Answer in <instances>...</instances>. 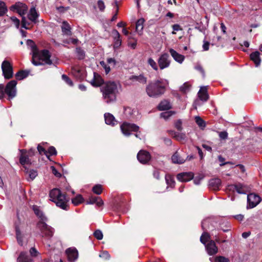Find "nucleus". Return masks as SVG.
Segmentation results:
<instances>
[{"mask_svg": "<svg viewBox=\"0 0 262 262\" xmlns=\"http://www.w3.org/2000/svg\"><path fill=\"white\" fill-rule=\"evenodd\" d=\"M167 84L166 81L162 78L150 81L146 86V93L150 97H160L165 93Z\"/></svg>", "mask_w": 262, "mask_h": 262, "instance_id": "obj_1", "label": "nucleus"}, {"mask_svg": "<svg viewBox=\"0 0 262 262\" xmlns=\"http://www.w3.org/2000/svg\"><path fill=\"white\" fill-rule=\"evenodd\" d=\"M101 91L107 103L113 101L116 98L117 85L114 81H108L101 88Z\"/></svg>", "mask_w": 262, "mask_h": 262, "instance_id": "obj_2", "label": "nucleus"}, {"mask_svg": "<svg viewBox=\"0 0 262 262\" xmlns=\"http://www.w3.org/2000/svg\"><path fill=\"white\" fill-rule=\"evenodd\" d=\"M28 9V6L25 4L20 2L15 3V4L9 8L10 11L17 13L22 17L21 27L27 30L31 28L29 27L31 24L27 21L26 17L24 16V15L27 12Z\"/></svg>", "mask_w": 262, "mask_h": 262, "instance_id": "obj_3", "label": "nucleus"}, {"mask_svg": "<svg viewBox=\"0 0 262 262\" xmlns=\"http://www.w3.org/2000/svg\"><path fill=\"white\" fill-rule=\"evenodd\" d=\"M51 54L49 50L43 49L37 51V54L35 56H32V62L35 66L43 65L47 64L51 65L53 63L51 60Z\"/></svg>", "mask_w": 262, "mask_h": 262, "instance_id": "obj_4", "label": "nucleus"}, {"mask_svg": "<svg viewBox=\"0 0 262 262\" xmlns=\"http://www.w3.org/2000/svg\"><path fill=\"white\" fill-rule=\"evenodd\" d=\"M36 228L40 232L43 237L50 239L54 235V229L47 224V222H37Z\"/></svg>", "mask_w": 262, "mask_h": 262, "instance_id": "obj_5", "label": "nucleus"}, {"mask_svg": "<svg viewBox=\"0 0 262 262\" xmlns=\"http://www.w3.org/2000/svg\"><path fill=\"white\" fill-rule=\"evenodd\" d=\"M17 82L15 80L10 81L7 83L6 86L3 84V92L4 97L5 94L8 96V99L11 100L14 98L16 95V84Z\"/></svg>", "mask_w": 262, "mask_h": 262, "instance_id": "obj_6", "label": "nucleus"}, {"mask_svg": "<svg viewBox=\"0 0 262 262\" xmlns=\"http://www.w3.org/2000/svg\"><path fill=\"white\" fill-rule=\"evenodd\" d=\"M122 133L126 136H129L131 132L138 133L139 130V126L134 123L124 122L120 126Z\"/></svg>", "mask_w": 262, "mask_h": 262, "instance_id": "obj_7", "label": "nucleus"}, {"mask_svg": "<svg viewBox=\"0 0 262 262\" xmlns=\"http://www.w3.org/2000/svg\"><path fill=\"white\" fill-rule=\"evenodd\" d=\"M3 74L6 79H10L13 75V67L10 62L5 60L2 64Z\"/></svg>", "mask_w": 262, "mask_h": 262, "instance_id": "obj_8", "label": "nucleus"}, {"mask_svg": "<svg viewBox=\"0 0 262 262\" xmlns=\"http://www.w3.org/2000/svg\"><path fill=\"white\" fill-rule=\"evenodd\" d=\"M19 151L21 153L19 159V163L21 165L23 166L24 168H25V171L28 172V168L25 166V165L31 164L32 163L31 160L29 158L30 156L28 155H26L27 153L26 149H19Z\"/></svg>", "mask_w": 262, "mask_h": 262, "instance_id": "obj_9", "label": "nucleus"}, {"mask_svg": "<svg viewBox=\"0 0 262 262\" xmlns=\"http://www.w3.org/2000/svg\"><path fill=\"white\" fill-rule=\"evenodd\" d=\"M260 197L255 193H250L247 196V208H253L256 207L260 202Z\"/></svg>", "mask_w": 262, "mask_h": 262, "instance_id": "obj_10", "label": "nucleus"}, {"mask_svg": "<svg viewBox=\"0 0 262 262\" xmlns=\"http://www.w3.org/2000/svg\"><path fill=\"white\" fill-rule=\"evenodd\" d=\"M158 63L161 70L168 68L170 64L169 54L167 53L162 54L159 58Z\"/></svg>", "mask_w": 262, "mask_h": 262, "instance_id": "obj_11", "label": "nucleus"}, {"mask_svg": "<svg viewBox=\"0 0 262 262\" xmlns=\"http://www.w3.org/2000/svg\"><path fill=\"white\" fill-rule=\"evenodd\" d=\"M215 240L210 241L207 245L205 246V250L209 255H214L218 253L219 249L216 245Z\"/></svg>", "mask_w": 262, "mask_h": 262, "instance_id": "obj_12", "label": "nucleus"}, {"mask_svg": "<svg viewBox=\"0 0 262 262\" xmlns=\"http://www.w3.org/2000/svg\"><path fill=\"white\" fill-rule=\"evenodd\" d=\"M66 193H62L61 191L58 188H53L50 190L49 193V196L51 198L50 200L54 203H55L60 198H64V194Z\"/></svg>", "mask_w": 262, "mask_h": 262, "instance_id": "obj_13", "label": "nucleus"}, {"mask_svg": "<svg viewBox=\"0 0 262 262\" xmlns=\"http://www.w3.org/2000/svg\"><path fill=\"white\" fill-rule=\"evenodd\" d=\"M138 161L142 164L147 163L151 159V156L149 152L141 150L139 151L137 156Z\"/></svg>", "mask_w": 262, "mask_h": 262, "instance_id": "obj_14", "label": "nucleus"}, {"mask_svg": "<svg viewBox=\"0 0 262 262\" xmlns=\"http://www.w3.org/2000/svg\"><path fill=\"white\" fill-rule=\"evenodd\" d=\"M68 260L70 262H74L78 257V252L76 248L71 247L66 250Z\"/></svg>", "mask_w": 262, "mask_h": 262, "instance_id": "obj_15", "label": "nucleus"}, {"mask_svg": "<svg viewBox=\"0 0 262 262\" xmlns=\"http://www.w3.org/2000/svg\"><path fill=\"white\" fill-rule=\"evenodd\" d=\"M34 214L38 218L39 221L37 222H47L48 219L46 216L43 212L40 209L39 207L37 205H33L32 207Z\"/></svg>", "mask_w": 262, "mask_h": 262, "instance_id": "obj_16", "label": "nucleus"}, {"mask_svg": "<svg viewBox=\"0 0 262 262\" xmlns=\"http://www.w3.org/2000/svg\"><path fill=\"white\" fill-rule=\"evenodd\" d=\"M69 202V198L67 197V193L64 194V198H60L55 203L56 205L60 208L61 209L65 210H68L69 208L68 203Z\"/></svg>", "mask_w": 262, "mask_h": 262, "instance_id": "obj_17", "label": "nucleus"}, {"mask_svg": "<svg viewBox=\"0 0 262 262\" xmlns=\"http://www.w3.org/2000/svg\"><path fill=\"white\" fill-rule=\"evenodd\" d=\"M194 178V174L192 172L179 173L177 176V179L181 182H188Z\"/></svg>", "mask_w": 262, "mask_h": 262, "instance_id": "obj_18", "label": "nucleus"}, {"mask_svg": "<svg viewBox=\"0 0 262 262\" xmlns=\"http://www.w3.org/2000/svg\"><path fill=\"white\" fill-rule=\"evenodd\" d=\"M86 204H96L98 207L103 205L104 203L102 199L99 196H91L86 201Z\"/></svg>", "mask_w": 262, "mask_h": 262, "instance_id": "obj_19", "label": "nucleus"}, {"mask_svg": "<svg viewBox=\"0 0 262 262\" xmlns=\"http://www.w3.org/2000/svg\"><path fill=\"white\" fill-rule=\"evenodd\" d=\"M91 83L93 86L98 87L104 83V80L98 74L94 72V77L91 81Z\"/></svg>", "mask_w": 262, "mask_h": 262, "instance_id": "obj_20", "label": "nucleus"}, {"mask_svg": "<svg viewBox=\"0 0 262 262\" xmlns=\"http://www.w3.org/2000/svg\"><path fill=\"white\" fill-rule=\"evenodd\" d=\"M213 224V222L209 219L204 220L202 222V228L204 231H213L214 229V226Z\"/></svg>", "mask_w": 262, "mask_h": 262, "instance_id": "obj_21", "label": "nucleus"}, {"mask_svg": "<svg viewBox=\"0 0 262 262\" xmlns=\"http://www.w3.org/2000/svg\"><path fill=\"white\" fill-rule=\"evenodd\" d=\"M129 79L133 82L138 81L139 83L145 84L147 82V78L144 76L143 74H141L139 75H132Z\"/></svg>", "mask_w": 262, "mask_h": 262, "instance_id": "obj_22", "label": "nucleus"}, {"mask_svg": "<svg viewBox=\"0 0 262 262\" xmlns=\"http://www.w3.org/2000/svg\"><path fill=\"white\" fill-rule=\"evenodd\" d=\"M39 14L36 11L34 7L31 8L30 10L29 13L28 15V19L34 24H36L38 22L37 18Z\"/></svg>", "mask_w": 262, "mask_h": 262, "instance_id": "obj_23", "label": "nucleus"}, {"mask_svg": "<svg viewBox=\"0 0 262 262\" xmlns=\"http://www.w3.org/2000/svg\"><path fill=\"white\" fill-rule=\"evenodd\" d=\"M221 185V180L219 178L211 179L209 182V188L213 190H218Z\"/></svg>", "mask_w": 262, "mask_h": 262, "instance_id": "obj_24", "label": "nucleus"}, {"mask_svg": "<svg viewBox=\"0 0 262 262\" xmlns=\"http://www.w3.org/2000/svg\"><path fill=\"white\" fill-rule=\"evenodd\" d=\"M61 31L63 35L71 36L72 32L70 24L67 21H63L61 26Z\"/></svg>", "mask_w": 262, "mask_h": 262, "instance_id": "obj_25", "label": "nucleus"}, {"mask_svg": "<svg viewBox=\"0 0 262 262\" xmlns=\"http://www.w3.org/2000/svg\"><path fill=\"white\" fill-rule=\"evenodd\" d=\"M250 59L253 61L256 67H258L261 63V59L260 58V53L256 51L251 53L250 55Z\"/></svg>", "mask_w": 262, "mask_h": 262, "instance_id": "obj_26", "label": "nucleus"}, {"mask_svg": "<svg viewBox=\"0 0 262 262\" xmlns=\"http://www.w3.org/2000/svg\"><path fill=\"white\" fill-rule=\"evenodd\" d=\"M198 97L200 99L203 101H207L209 99V95L207 93L206 87H201L198 92Z\"/></svg>", "mask_w": 262, "mask_h": 262, "instance_id": "obj_27", "label": "nucleus"}, {"mask_svg": "<svg viewBox=\"0 0 262 262\" xmlns=\"http://www.w3.org/2000/svg\"><path fill=\"white\" fill-rule=\"evenodd\" d=\"M168 132L177 141H182L185 140L186 138V136L185 133H180L171 130H168Z\"/></svg>", "mask_w": 262, "mask_h": 262, "instance_id": "obj_28", "label": "nucleus"}, {"mask_svg": "<svg viewBox=\"0 0 262 262\" xmlns=\"http://www.w3.org/2000/svg\"><path fill=\"white\" fill-rule=\"evenodd\" d=\"M169 52L173 57V58L179 63H182L185 58L184 55L178 53L177 51H176L173 49H170L169 50Z\"/></svg>", "mask_w": 262, "mask_h": 262, "instance_id": "obj_29", "label": "nucleus"}, {"mask_svg": "<svg viewBox=\"0 0 262 262\" xmlns=\"http://www.w3.org/2000/svg\"><path fill=\"white\" fill-rule=\"evenodd\" d=\"M17 262H32V259L26 252H21L17 259Z\"/></svg>", "mask_w": 262, "mask_h": 262, "instance_id": "obj_30", "label": "nucleus"}, {"mask_svg": "<svg viewBox=\"0 0 262 262\" xmlns=\"http://www.w3.org/2000/svg\"><path fill=\"white\" fill-rule=\"evenodd\" d=\"M104 118L105 123L108 125L114 126L117 124V121L114 116L110 113H105L104 114Z\"/></svg>", "mask_w": 262, "mask_h": 262, "instance_id": "obj_31", "label": "nucleus"}, {"mask_svg": "<svg viewBox=\"0 0 262 262\" xmlns=\"http://www.w3.org/2000/svg\"><path fill=\"white\" fill-rule=\"evenodd\" d=\"M228 188L230 190L236 191L239 194H245L246 192L243 189L242 185L241 184H232L228 186Z\"/></svg>", "mask_w": 262, "mask_h": 262, "instance_id": "obj_32", "label": "nucleus"}, {"mask_svg": "<svg viewBox=\"0 0 262 262\" xmlns=\"http://www.w3.org/2000/svg\"><path fill=\"white\" fill-rule=\"evenodd\" d=\"M171 160L173 163L179 164H183L186 161L179 155L178 151H176L172 156Z\"/></svg>", "mask_w": 262, "mask_h": 262, "instance_id": "obj_33", "label": "nucleus"}, {"mask_svg": "<svg viewBox=\"0 0 262 262\" xmlns=\"http://www.w3.org/2000/svg\"><path fill=\"white\" fill-rule=\"evenodd\" d=\"M210 241H213L211 239L210 234L208 232L204 231L200 237V242L205 246L208 243H209Z\"/></svg>", "mask_w": 262, "mask_h": 262, "instance_id": "obj_34", "label": "nucleus"}, {"mask_svg": "<svg viewBox=\"0 0 262 262\" xmlns=\"http://www.w3.org/2000/svg\"><path fill=\"white\" fill-rule=\"evenodd\" d=\"M171 105L168 101L164 100L161 101L158 106V109L159 111H166L171 108Z\"/></svg>", "mask_w": 262, "mask_h": 262, "instance_id": "obj_35", "label": "nucleus"}, {"mask_svg": "<svg viewBox=\"0 0 262 262\" xmlns=\"http://www.w3.org/2000/svg\"><path fill=\"white\" fill-rule=\"evenodd\" d=\"M30 71L27 70H20L15 74V77L17 80H21L27 77L29 74Z\"/></svg>", "mask_w": 262, "mask_h": 262, "instance_id": "obj_36", "label": "nucleus"}, {"mask_svg": "<svg viewBox=\"0 0 262 262\" xmlns=\"http://www.w3.org/2000/svg\"><path fill=\"white\" fill-rule=\"evenodd\" d=\"M27 45L31 47L32 52V56H35V55L37 54V51L38 50L35 42L31 39H28L27 40Z\"/></svg>", "mask_w": 262, "mask_h": 262, "instance_id": "obj_37", "label": "nucleus"}, {"mask_svg": "<svg viewBox=\"0 0 262 262\" xmlns=\"http://www.w3.org/2000/svg\"><path fill=\"white\" fill-rule=\"evenodd\" d=\"M15 229L16 232V235L18 243L20 246L23 245L22 235L20 230L19 229V225L16 223L15 224Z\"/></svg>", "mask_w": 262, "mask_h": 262, "instance_id": "obj_38", "label": "nucleus"}, {"mask_svg": "<svg viewBox=\"0 0 262 262\" xmlns=\"http://www.w3.org/2000/svg\"><path fill=\"white\" fill-rule=\"evenodd\" d=\"M213 238H214L215 242L218 244L225 243L227 242L226 240V236L223 234H215L214 235H213Z\"/></svg>", "mask_w": 262, "mask_h": 262, "instance_id": "obj_39", "label": "nucleus"}, {"mask_svg": "<svg viewBox=\"0 0 262 262\" xmlns=\"http://www.w3.org/2000/svg\"><path fill=\"white\" fill-rule=\"evenodd\" d=\"M209 260L211 262H230L229 258L223 256H216L215 257H210Z\"/></svg>", "mask_w": 262, "mask_h": 262, "instance_id": "obj_40", "label": "nucleus"}, {"mask_svg": "<svg viewBox=\"0 0 262 262\" xmlns=\"http://www.w3.org/2000/svg\"><path fill=\"white\" fill-rule=\"evenodd\" d=\"M165 179L166 183L168 186L171 188L174 187L175 181L172 176L169 174H166L165 176Z\"/></svg>", "mask_w": 262, "mask_h": 262, "instance_id": "obj_41", "label": "nucleus"}, {"mask_svg": "<svg viewBox=\"0 0 262 262\" xmlns=\"http://www.w3.org/2000/svg\"><path fill=\"white\" fill-rule=\"evenodd\" d=\"M84 201V199L82 195L78 194L74 198L72 199V203L74 206H78Z\"/></svg>", "mask_w": 262, "mask_h": 262, "instance_id": "obj_42", "label": "nucleus"}, {"mask_svg": "<svg viewBox=\"0 0 262 262\" xmlns=\"http://www.w3.org/2000/svg\"><path fill=\"white\" fill-rule=\"evenodd\" d=\"M145 19L143 18L139 19L136 22V29L137 31H141L143 29Z\"/></svg>", "mask_w": 262, "mask_h": 262, "instance_id": "obj_43", "label": "nucleus"}, {"mask_svg": "<svg viewBox=\"0 0 262 262\" xmlns=\"http://www.w3.org/2000/svg\"><path fill=\"white\" fill-rule=\"evenodd\" d=\"M7 11L8 9L5 3L0 1V16H4Z\"/></svg>", "mask_w": 262, "mask_h": 262, "instance_id": "obj_44", "label": "nucleus"}, {"mask_svg": "<svg viewBox=\"0 0 262 262\" xmlns=\"http://www.w3.org/2000/svg\"><path fill=\"white\" fill-rule=\"evenodd\" d=\"M76 52L78 59L82 60L84 59L85 57V52L81 48H76Z\"/></svg>", "mask_w": 262, "mask_h": 262, "instance_id": "obj_45", "label": "nucleus"}, {"mask_svg": "<svg viewBox=\"0 0 262 262\" xmlns=\"http://www.w3.org/2000/svg\"><path fill=\"white\" fill-rule=\"evenodd\" d=\"M196 123L201 128H203L206 126V123L205 121L200 116H196L195 118Z\"/></svg>", "mask_w": 262, "mask_h": 262, "instance_id": "obj_46", "label": "nucleus"}, {"mask_svg": "<svg viewBox=\"0 0 262 262\" xmlns=\"http://www.w3.org/2000/svg\"><path fill=\"white\" fill-rule=\"evenodd\" d=\"M93 192L97 194H100L102 192V186L100 184L95 185L92 188Z\"/></svg>", "mask_w": 262, "mask_h": 262, "instance_id": "obj_47", "label": "nucleus"}, {"mask_svg": "<svg viewBox=\"0 0 262 262\" xmlns=\"http://www.w3.org/2000/svg\"><path fill=\"white\" fill-rule=\"evenodd\" d=\"M38 151L40 155L44 154L46 156L47 158L49 159V156L47 155V151L45 148L41 145V144H39L37 147Z\"/></svg>", "mask_w": 262, "mask_h": 262, "instance_id": "obj_48", "label": "nucleus"}, {"mask_svg": "<svg viewBox=\"0 0 262 262\" xmlns=\"http://www.w3.org/2000/svg\"><path fill=\"white\" fill-rule=\"evenodd\" d=\"M99 257L104 260H109L111 258V255L108 251H103L100 253Z\"/></svg>", "mask_w": 262, "mask_h": 262, "instance_id": "obj_49", "label": "nucleus"}, {"mask_svg": "<svg viewBox=\"0 0 262 262\" xmlns=\"http://www.w3.org/2000/svg\"><path fill=\"white\" fill-rule=\"evenodd\" d=\"M147 63L149 65H150L151 68L156 70L157 71L158 70V67L157 64V63L154 61V60L151 58H149L147 60Z\"/></svg>", "mask_w": 262, "mask_h": 262, "instance_id": "obj_50", "label": "nucleus"}, {"mask_svg": "<svg viewBox=\"0 0 262 262\" xmlns=\"http://www.w3.org/2000/svg\"><path fill=\"white\" fill-rule=\"evenodd\" d=\"M133 39L134 41V42H131L130 41H128V46L130 47V48L133 49H135L136 48L137 44V40L135 39L134 37H132L131 36L129 37L128 39Z\"/></svg>", "mask_w": 262, "mask_h": 262, "instance_id": "obj_51", "label": "nucleus"}, {"mask_svg": "<svg viewBox=\"0 0 262 262\" xmlns=\"http://www.w3.org/2000/svg\"><path fill=\"white\" fill-rule=\"evenodd\" d=\"M94 237L98 239L101 240L103 238V235L102 231L100 230L97 229L94 232Z\"/></svg>", "mask_w": 262, "mask_h": 262, "instance_id": "obj_52", "label": "nucleus"}, {"mask_svg": "<svg viewBox=\"0 0 262 262\" xmlns=\"http://www.w3.org/2000/svg\"><path fill=\"white\" fill-rule=\"evenodd\" d=\"M190 85L187 82L184 83L180 88V91L183 93H186L189 90Z\"/></svg>", "mask_w": 262, "mask_h": 262, "instance_id": "obj_53", "label": "nucleus"}, {"mask_svg": "<svg viewBox=\"0 0 262 262\" xmlns=\"http://www.w3.org/2000/svg\"><path fill=\"white\" fill-rule=\"evenodd\" d=\"M49 154V156H56L57 155V152L56 151V148L54 147V146H50L48 148V150L47 151V154ZM49 160H50V159L49 158Z\"/></svg>", "mask_w": 262, "mask_h": 262, "instance_id": "obj_54", "label": "nucleus"}, {"mask_svg": "<svg viewBox=\"0 0 262 262\" xmlns=\"http://www.w3.org/2000/svg\"><path fill=\"white\" fill-rule=\"evenodd\" d=\"M97 6L100 11L103 12L105 9V6L102 0L97 1Z\"/></svg>", "mask_w": 262, "mask_h": 262, "instance_id": "obj_55", "label": "nucleus"}, {"mask_svg": "<svg viewBox=\"0 0 262 262\" xmlns=\"http://www.w3.org/2000/svg\"><path fill=\"white\" fill-rule=\"evenodd\" d=\"M62 79L64 80L69 85L72 86L73 82L72 80L66 75L63 74L62 75Z\"/></svg>", "mask_w": 262, "mask_h": 262, "instance_id": "obj_56", "label": "nucleus"}, {"mask_svg": "<svg viewBox=\"0 0 262 262\" xmlns=\"http://www.w3.org/2000/svg\"><path fill=\"white\" fill-rule=\"evenodd\" d=\"M174 113L172 111L165 112L162 113L160 114V116L162 118H163L165 120L168 119L171 116H172Z\"/></svg>", "mask_w": 262, "mask_h": 262, "instance_id": "obj_57", "label": "nucleus"}, {"mask_svg": "<svg viewBox=\"0 0 262 262\" xmlns=\"http://www.w3.org/2000/svg\"><path fill=\"white\" fill-rule=\"evenodd\" d=\"M114 48L115 49H118L121 45L122 43V40L120 38H117L116 39H114Z\"/></svg>", "mask_w": 262, "mask_h": 262, "instance_id": "obj_58", "label": "nucleus"}, {"mask_svg": "<svg viewBox=\"0 0 262 262\" xmlns=\"http://www.w3.org/2000/svg\"><path fill=\"white\" fill-rule=\"evenodd\" d=\"M27 173H29V178L31 180H33L37 176V171L35 170H28Z\"/></svg>", "mask_w": 262, "mask_h": 262, "instance_id": "obj_59", "label": "nucleus"}, {"mask_svg": "<svg viewBox=\"0 0 262 262\" xmlns=\"http://www.w3.org/2000/svg\"><path fill=\"white\" fill-rule=\"evenodd\" d=\"M182 122L181 120H180V119L177 120L175 122L174 126L178 131L181 132L182 130L183 127H182Z\"/></svg>", "mask_w": 262, "mask_h": 262, "instance_id": "obj_60", "label": "nucleus"}, {"mask_svg": "<svg viewBox=\"0 0 262 262\" xmlns=\"http://www.w3.org/2000/svg\"><path fill=\"white\" fill-rule=\"evenodd\" d=\"M172 28L173 29V31L172 32V34H176V32L175 31H182L183 30L182 28L179 24H174L172 26Z\"/></svg>", "mask_w": 262, "mask_h": 262, "instance_id": "obj_61", "label": "nucleus"}, {"mask_svg": "<svg viewBox=\"0 0 262 262\" xmlns=\"http://www.w3.org/2000/svg\"><path fill=\"white\" fill-rule=\"evenodd\" d=\"M101 66L105 69L106 74H107L111 71V68L109 66H107L104 61H100Z\"/></svg>", "mask_w": 262, "mask_h": 262, "instance_id": "obj_62", "label": "nucleus"}, {"mask_svg": "<svg viewBox=\"0 0 262 262\" xmlns=\"http://www.w3.org/2000/svg\"><path fill=\"white\" fill-rule=\"evenodd\" d=\"M51 168L52 169V173L57 178H60L61 177V174L58 171L56 168L54 166H51Z\"/></svg>", "mask_w": 262, "mask_h": 262, "instance_id": "obj_63", "label": "nucleus"}, {"mask_svg": "<svg viewBox=\"0 0 262 262\" xmlns=\"http://www.w3.org/2000/svg\"><path fill=\"white\" fill-rule=\"evenodd\" d=\"M11 20L13 22L14 25H15L16 27L17 28H18L19 25H20V21L19 20L16 18L15 16H12L11 17Z\"/></svg>", "mask_w": 262, "mask_h": 262, "instance_id": "obj_64", "label": "nucleus"}]
</instances>
